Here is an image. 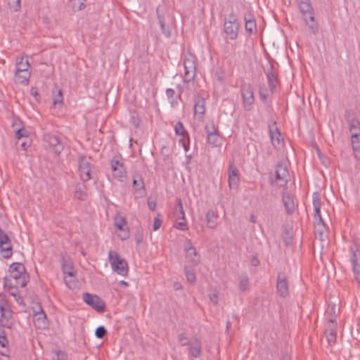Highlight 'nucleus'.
<instances>
[{"label": "nucleus", "mask_w": 360, "mask_h": 360, "mask_svg": "<svg viewBox=\"0 0 360 360\" xmlns=\"http://www.w3.org/2000/svg\"><path fill=\"white\" fill-rule=\"evenodd\" d=\"M296 2L311 32L314 34H316L319 32V26L314 20V12L310 0H296Z\"/></svg>", "instance_id": "obj_1"}, {"label": "nucleus", "mask_w": 360, "mask_h": 360, "mask_svg": "<svg viewBox=\"0 0 360 360\" xmlns=\"http://www.w3.org/2000/svg\"><path fill=\"white\" fill-rule=\"evenodd\" d=\"M10 275L7 279H11L13 282L20 284L21 288L26 286L30 281V275L26 271L25 267L22 263L13 262L9 267Z\"/></svg>", "instance_id": "obj_2"}, {"label": "nucleus", "mask_w": 360, "mask_h": 360, "mask_svg": "<svg viewBox=\"0 0 360 360\" xmlns=\"http://www.w3.org/2000/svg\"><path fill=\"white\" fill-rule=\"evenodd\" d=\"M240 23L238 17L233 11H231L227 18L224 19V30L227 37L231 40H235L238 38Z\"/></svg>", "instance_id": "obj_3"}, {"label": "nucleus", "mask_w": 360, "mask_h": 360, "mask_svg": "<svg viewBox=\"0 0 360 360\" xmlns=\"http://www.w3.org/2000/svg\"><path fill=\"white\" fill-rule=\"evenodd\" d=\"M184 66L185 70L184 75V82L186 84H189L191 82H193L195 79L196 76V57L191 53H188L184 59Z\"/></svg>", "instance_id": "obj_4"}, {"label": "nucleus", "mask_w": 360, "mask_h": 360, "mask_svg": "<svg viewBox=\"0 0 360 360\" xmlns=\"http://www.w3.org/2000/svg\"><path fill=\"white\" fill-rule=\"evenodd\" d=\"M108 258L113 271L123 276H127L129 267L125 259L121 258L117 252L112 250L108 253Z\"/></svg>", "instance_id": "obj_5"}, {"label": "nucleus", "mask_w": 360, "mask_h": 360, "mask_svg": "<svg viewBox=\"0 0 360 360\" xmlns=\"http://www.w3.org/2000/svg\"><path fill=\"white\" fill-rule=\"evenodd\" d=\"M240 91L243 98L244 110L246 111L251 110L255 103L254 91L252 84L247 82H242Z\"/></svg>", "instance_id": "obj_6"}, {"label": "nucleus", "mask_w": 360, "mask_h": 360, "mask_svg": "<svg viewBox=\"0 0 360 360\" xmlns=\"http://www.w3.org/2000/svg\"><path fill=\"white\" fill-rule=\"evenodd\" d=\"M83 300L98 312L103 313L105 310V302L96 295L84 292L83 293Z\"/></svg>", "instance_id": "obj_7"}, {"label": "nucleus", "mask_w": 360, "mask_h": 360, "mask_svg": "<svg viewBox=\"0 0 360 360\" xmlns=\"http://www.w3.org/2000/svg\"><path fill=\"white\" fill-rule=\"evenodd\" d=\"M0 250L3 257L8 259L12 256V244L8 234L0 227Z\"/></svg>", "instance_id": "obj_8"}, {"label": "nucleus", "mask_w": 360, "mask_h": 360, "mask_svg": "<svg viewBox=\"0 0 360 360\" xmlns=\"http://www.w3.org/2000/svg\"><path fill=\"white\" fill-rule=\"evenodd\" d=\"M78 169L81 180L87 181L91 179V165L84 155H79L78 158Z\"/></svg>", "instance_id": "obj_9"}, {"label": "nucleus", "mask_w": 360, "mask_h": 360, "mask_svg": "<svg viewBox=\"0 0 360 360\" xmlns=\"http://www.w3.org/2000/svg\"><path fill=\"white\" fill-rule=\"evenodd\" d=\"M276 291L281 297H286L289 295V288L287 277L284 272L280 271L277 275Z\"/></svg>", "instance_id": "obj_10"}, {"label": "nucleus", "mask_w": 360, "mask_h": 360, "mask_svg": "<svg viewBox=\"0 0 360 360\" xmlns=\"http://www.w3.org/2000/svg\"><path fill=\"white\" fill-rule=\"evenodd\" d=\"M111 169L113 176L119 181H122L123 178L126 177V170L124 168L123 162L117 157H114L111 160Z\"/></svg>", "instance_id": "obj_11"}, {"label": "nucleus", "mask_w": 360, "mask_h": 360, "mask_svg": "<svg viewBox=\"0 0 360 360\" xmlns=\"http://www.w3.org/2000/svg\"><path fill=\"white\" fill-rule=\"evenodd\" d=\"M184 250L186 252V259L193 264L197 265L200 262V255L195 248L193 245L191 240H187L185 243Z\"/></svg>", "instance_id": "obj_12"}, {"label": "nucleus", "mask_w": 360, "mask_h": 360, "mask_svg": "<svg viewBox=\"0 0 360 360\" xmlns=\"http://www.w3.org/2000/svg\"><path fill=\"white\" fill-rule=\"evenodd\" d=\"M321 199L319 197L318 195L313 196V207L314 210V226H326L324 221L321 215Z\"/></svg>", "instance_id": "obj_13"}, {"label": "nucleus", "mask_w": 360, "mask_h": 360, "mask_svg": "<svg viewBox=\"0 0 360 360\" xmlns=\"http://www.w3.org/2000/svg\"><path fill=\"white\" fill-rule=\"evenodd\" d=\"M205 100L199 95L194 96V114L198 119H202L205 113Z\"/></svg>", "instance_id": "obj_14"}, {"label": "nucleus", "mask_w": 360, "mask_h": 360, "mask_svg": "<svg viewBox=\"0 0 360 360\" xmlns=\"http://www.w3.org/2000/svg\"><path fill=\"white\" fill-rule=\"evenodd\" d=\"M4 286L8 288L10 295L13 296L18 302H19L20 300H22L18 290V288L20 287V284L16 282H13L11 279H7V277H4Z\"/></svg>", "instance_id": "obj_15"}, {"label": "nucleus", "mask_w": 360, "mask_h": 360, "mask_svg": "<svg viewBox=\"0 0 360 360\" xmlns=\"http://www.w3.org/2000/svg\"><path fill=\"white\" fill-rule=\"evenodd\" d=\"M229 186L230 188L236 189L239 184L238 169L233 164H230L228 171Z\"/></svg>", "instance_id": "obj_16"}, {"label": "nucleus", "mask_w": 360, "mask_h": 360, "mask_svg": "<svg viewBox=\"0 0 360 360\" xmlns=\"http://www.w3.org/2000/svg\"><path fill=\"white\" fill-rule=\"evenodd\" d=\"M346 120L351 135L354 133H360V121L354 113L348 112L346 115Z\"/></svg>", "instance_id": "obj_17"}, {"label": "nucleus", "mask_w": 360, "mask_h": 360, "mask_svg": "<svg viewBox=\"0 0 360 360\" xmlns=\"http://www.w3.org/2000/svg\"><path fill=\"white\" fill-rule=\"evenodd\" d=\"M266 75L267 81H268L269 86V89L271 93H274L276 88L278 79H277V73H276L274 68L273 67V65H270L269 68L267 70V71L266 72Z\"/></svg>", "instance_id": "obj_18"}, {"label": "nucleus", "mask_w": 360, "mask_h": 360, "mask_svg": "<svg viewBox=\"0 0 360 360\" xmlns=\"http://www.w3.org/2000/svg\"><path fill=\"white\" fill-rule=\"evenodd\" d=\"M329 325L328 328L325 330V333L326 335L327 341L329 345H333L335 343L336 341V324L333 319L329 320Z\"/></svg>", "instance_id": "obj_19"}, {"label": "nucleus", "mask_w": 360, "mask_h": 360, "mask_svg": "<svg viewBox=\"0 0 360 360\" xmlns=\"http://www.w3.org/2000/svg\"><path fill=\"white\" fill-rule=\"evenodd\" d=\"M289 173L287 169V166L283 162H278L276 165V178L278 180H281L284 182V184H286L288 182L287 177L288 176Z\"/></svg>", "instance_id": "obj_20"}, {"label": "nucleus", "mask_w": 360, "mask_h": 360, "mask_svg": "<svg viewBox=\"0 0 360 360\" xmlns=\"http://www.w3.org/2000/svg\"><path fill=\"white\" fill-rule=\"evenodd\" d=\"M48 141L52 147L54 153L57 155H60L63 150V145L60 142V139L57 136L52 135L49 136Z\"/></svg>", "instance_id": "obj_21"}, {"label": "nucleus", "mask_w": 360, "mask_h": 360, "mask_svg": "<svg viewBox=\"0 0 360 360\" xmlns=\"http://www.w3.org/2000/svg\"><path fill=\"white\" fill-rule=\"evenodd\" d=\"M283 202L287 214H292L295 211V202L292 197L288 192H283Z\"/></svg>", "instance_id": "obj_22"}, {"label": "nucleus", "mask_w": 360, "mask_h": 360, "mask_svg": "<svg viewBox=\"0 0 360 360\" xmlns=\"http://www.w3.org/2000/svg\"><path fill=\"white\" fill-rule=\"evenodd\" d=\"M269 131L272 144L275 145V143L277 142V144L279 145L281 143V133L276 127V122L269 125Z\"/></svg>", "instance_id": "obj_23"}, {"label": "nucleus", "mask_w": 360, "mask_h": 360, "mask_svg": "<svg viewBox=\"0 0 360 360\" xmlns=\"http://www.w3.org/2000/svg\"><path fill=\"white\" fill-rule=\"evenodd\" d=\"M190 345V354L195 358H198L201 355V342L197 338L192 342Z\"/></svg>", "instance_id": "obj_24"}, {"label": "nucleus", "mask_w": 360, "mask_h": 360, "mask_svg": "<svg viewBox=\"0 0 360 360\" xmlns=\"http://www.w3.org/2000/svg\"><path fill=\"white\" fill-rule=\"evenodd\" d=\"M156 13L158 15V22L160 26L162 34L165 37L169 38L171 37V31L169 27H167L165 25V18L163 15H160L159 8H157Z\"/></svg>", "instance_id": "obj_25"}, {"label": "nucleus", "mask_w": 360, "mask_h": 360, "mask_svg": "<svg viewBox=\"0 0 360 360\" xmlns=\"http://www.w3.org/2000/svg\"><path fill=\"white\" fill-rule=\"evenodd\" d=\"M30 71L15 72V82L19 84H27L30 77Z\"/></svg>", "instance_id": "obj_26"}, {"label": "nucleus", "mask_w": 360, "mask_h": 360, "mask_svg": "<svg viewBox=\"0 0 360 360\" xmlns=\"http://www.w3.org/2000/svg\"><path fill=\"white\" fill-rule=\"evenodd\" d=\"M61 266L62 271L65 275H68L70 277H75L73 264L70 261L66 260L64 257H63Z\"/></svg>", "instance_id": "obj_27"}, {"label": "nucleus", "mask_w": 360, "mask_h": 360, "mask_svg": "<svg viewBox=\"0 0 360 360\" xmlns=\"http://www.w3.org/2000/svg\"><path fill=\"white\" fill-rule=\"evenodd\" d=\"M206 221L207 226L210 229H214L217 226V215L213 210L207 211L206 214Z\"/></svg>", "instance_id": "obj_28"}, {"label": "nucleus", "mask_w": 360, "mask_h": 360, "mask_svg": "<svg viewBox=\"0 0 360 360\" xmlns=\"http://www.w3.org/2000/svg\"><path fill=\"white\" fill-rule=\"evenodd\" d=\"M30 65L27 59H24L22 57L17 58L15 71H30Z\"/></svg>", "instance_id": "obj_29"}, {"label": "nucleus", "mask_w": 360, "mask_h": 360, "mask_svg": "<svg viewBox=\"0 0 360 360\" xmlns=\"http://www.w3.org/2000/svg\"><path fill=\"white\" fill-rule=\"evenodd\" d=\"M174 214L176 219L185 220V212L181 199L177 200V203L174 209Z\"/></svg>", "instance_id": "obj_30"}, {"label": "nucleus", "mask_w": 360, "mask_h": 360, "mask_svg": "<svg viewBox=\"0 0 360 360\" xmlns=\"http://www.w3.org/2000/svg\"><path fill=\"white\" fill-rule=\"evenodd\" d=\"M75 197L81 200H85L87 197L86 193V186L82 184H77L75 188Z\"/></svg>", "instance_id": "obj_31"}, {"label": "nucleus", "mask_w": 360, "mask_h": 360, "mask_svg": "<svg viewBox=\"0 0 360 360\" xmlns=\"http://www.w3.org/2000/svg\"><path fill=\"white\" fill-rule=\"evenodd\" d=\"M133 188L136 191H145L144 181L141 176H134L133 179Z\"/></svg>", "instance_id": "obj_32"}, {"label": "nucleus", "mask_w": 360, "mask_h": 360, "mask_svg": "<svg viewBox=\"0 0 360 360\" xmlns=\"http://www.w3.org/2000/svg\"><path fill=\"white\" fill-rule=\"evenodd\" d=\"M174 131L176 135L182 136L183 138L188 139V133L185 129L184 124L181 122L179 121L176 122V124L174 126Z\"/></svg>", "instance_id": "obj_33"}, {"label": "nucleus", "mask_w": 360, "mask_h": 360, "mask_svg": "<svg viewBox=\"0 0 360 360\" xmlns=\"http://www.w3.org/2000/svg\"><path fill=\"white\" fill-rule=\"evenodd\" d=\"M34 317H36L37 321L41 323L43 326H45L46 324V315L44 310L42 309L41 306H39V311H34Z\"/></svg>", "instance_id": "obj_34"}, {"label": "nucleus", "mask_w": 360, "mask_h": 360, "mask_svg": "<svg viewBox=\"0 0 360 360\" xmlns=\"http://www.w3.org/2000/svg\"><path fill=\"white\" fill-rule=\"evenodd\" d=\"M207 143L212 147H217L220 145V136L219 134H212L207 136Z\"/></svg>", "instance_id": "obj_35"}, {"label": "nucleus", "mask_w": 360, "mask_h": 360, "mask_svg": "<svg viewBox=\"0 0 360 360\" xmlns=\"http://www.w3.org/2000/svg\"><path fill=\"white\" fill-rule=\"evenodd\" d=\"M63 101V93L60 89H56L53 91V104L57 105L58 104H62Z\"/></svg>", "instance_id": "obj_36"}, {"label": "nucleus", "mask_w": 360, "mask_h": 360, "mask_svg": "<svg viewBox=\"0 0 360 360\" xmlns=\"http://www.w3.org/2000/svg\"><path fill=\"white\" fill-rule=\"evenodd\" d=\"M0 312L3 319H12V311L8 306L1 304L0 306Z\"/></svg>", "instance_id": "obj_37"}, {"label": "nucleus", "mask_w": 360, "mask_h": 360, "mask_svg": "<svg viewBox=\"0 0 360 360\" xmlns=\"http://www.w3.org/2000/svg\"><path fill=\"white\" fill-rule=\"evenodd\" d=\"M86 0H70V2L74 11H81L85 7Z\"/></svg>", "instance_id": "obj_38"}, {"label": "nucleus", "mask_w": 360, "mask_h": 360, "mask_svg": "<svg viewBox=\"0 0 360 360\" xmlns=\"http://www.w3.org/2000/svg\"><path fill=\"white\" fill-rule=\"evenodd\" d=\"M282 238L286 245H290L292 243V235L290 230H285L283 232Z\"/></svg>", "instance_id": "obj_39"}, {"label": "nucleus", "mask_w": 360, "mask_h": 360, "mask_svg": "<svg viewBox=\"0 0 360 360\" xmlns=\"http://www.w3.org/2000/svg\"><path fill=\"white\" fill-rule=\"evenodd\" d=\"M127 221L124 218L119 217L116 218L115 221V226L120 231H124L126 229Z\"/></svg>", "instance_id": "obj_40"}, {"label": "nucleus", "mask_w": 360, "mask_h": 360, "mask_svg": "<svg viewBox=\"0 0 360 360\" xmlns=\"http://www.w3.org/2000/svg\"><path fill=\"white\" fill-rule=\"evenodd\" d=\"M205 131L207 133V136L209 134H218L219 131L216 128L213 122H210L207 123L205 127Z\"/></svg>", "instance_id": "obj_41"}, {"label": "nucleus", "mask_w": 360, "mask_h": 360, "mask_svg": "<svg viewBox=\"0 0 360 360\" xmlns=\"http://www.w3.org/2000/svg\"><path fill=\"white\" fill-rule=\"evenodd\" d=\"M108 333L106 328L103 326H98L95 331V335L97 338L102 339Z\"/></svg>", "instance_id": "obj_42"}, {"label": "nucleus", "mask_w": 360, "mask_h": 360, "mask_svg": "<svg viewBox=\"0 0 360 360\" xmlns=\"http://www.w3.org/2000/svg\"><path fill=\"white\" fill-rule=\"evenodd\" d=\"M245 30L249 33H252L256 30V21L248 20L245 22Z\"/></svg>", "instance_id": "obj_43"}, {"label": "nucleus", "mask_w": 360, "mask_h": 360, "mask_svg": "<svg viewBox=\"0 0 360 360\" xmlns=\"http://www.w3.org/2000/svg\"><path fill=\"white\" fill-rule=\"evenodd\" d=\"M166 95L169 99L172 106H174L177 104V102L174 101V96L175 95V91L173 89H167L166 90Z\"/></svg>", "instance_id": "obj_44"}, {"label": "nucleus", "mask_w": 360, "mask_h": 360, "mask_svg": "<svg viewBox=\"0 0 360 360\" xmlns=\"http://www.w3.org/2000/svg\"><path fill=\"white\" fill-rule=\"evenodd\" d=\"M350 250L352 252L350 261L352 264V267L358 266V257L356 254L358 250H355L354 248L351 247Z\"/></svg>", "instance_id": "obj_45"}, {"label": "nucleus", "mask_w": 360, "mask_h": 360, "mask_svg": "<svg viewBox=\"0 0 360 360\" xmlns=\"http://www.w3.org/2000/svg\"><path fill=\"white\" fill-rule=\"evenodd\" d=\"M8 4L13 11H18L20 8V0H8Z\"/></svg>", "instance_id": "obj_46"}, {"label": "nucleus", "mask_w": 360, "mask_h": 360, "mask_svg": "<svg viewBox=\"0 0 360 360\" xmlns=\"http://www.w3.org/2000/svg\"><path fill=\"white\" fill-rule=\"evenodd\" d=\"M249 283V279L247 276H243L239 282V288L242 291H245Z\"/></svg>", "instance_id": "obj_47"}, {"label": "nucleus", "mask_w": 360, "mask_h": 360, "mask_svg": "<svg viewBox=\"0 0 360 360\" xmlns=\"http://www.w3.org/2000/svg\"><path fill=\"white\" fill-rule=\"evenodd\" d=\"M8 344V341L6 338V334L4 329L0 328V346L6 347Z\"/></svg>", "instance_id": "obj_48"}, {"label": "nucleus", "mask_w": 360, "mask_h": 360, "mask_svg": "<svg viewBox=\"0 0 360 360\" xmlns=\"http://www.w3.org/2000/svg\"><path fill=\"white\" fill-rule=\"evenodd\" d=\"M185 274L187 280L190 283H193L195 281V275L194 272L191 270H189L186 266L184 268Z\"/></svg>", "instance_id": "obj_49"}, {"label": "nucleus", "mask_w": 360, "mask_h": 360, "mask_svg": "<svg viewBox=\"0 0 360 360\" xmlns=\"http://www.w3.org/2000/svg\"><path fill=\"white\" fill-rule=\"evenodd\" d=\"M178 340L182 346L188 345L190 344L188 342V338L185 333L179 334Z\"/></svg>", "instance_id": "obj_50"}, {"label": "nucleus", "mask_w": 360, "mask_h": 360, "mask_svg": "<svg viewBox=\"0 0 360 360\" xmlns=\"http://www.w3.org/2000/svg\"><path fill=\"white\" fill-rule=\"evenodd\" d=\"M28 134H29V133H28L27 130L22 127L16 131L15 137L18 139H20L22 137H27Z\"/></svg>", "instance_id": "obj_51"}, {"label": "nucleus", "mask_w": 360, "mask_h": 360, "mask_svg": "<svg viewBox=\"0 0 360 360\" xmlns=\"http://www.w3.org/2000/svg\"><path fill=\"white\" fill-rule=\"evenodd\" d=\"M160 214H158L157 217L154 219V222L153 225V231H157L160 229L162 224V220L160 219Z\"/></svg>", "instance_id": "obj_52"}, {"label": "nucleus", "mask_w": 360, "mask_h": 360, "mask_svg": "<svg viewBox=\"0 0 360 360\" xmlns=\"http://www.w3.org/2000/svg\"><path fill=\"white\" fill-rule=\"evenodd\" d=\"M352 149L354 151V155L356 160L360 162V143H356V144L352 145Z\"/></svg>", "instance_id": "obj_53"}, {"label": "nucleus", "mask_w": 360, "mask_h": 360, "mask_svg": "<svg viewBox=\"0 0 360 360\" xmlns=\"http://www.w3.org/2000/svg\"><path fill=\"white\" fill-rule=\"evenodd\" d=\"M259 95L260 99L264 102L266 103L267 101V94L266 90L262 88H260L259 90Z\"/></svg>", "instance_id": "obj_54"}, {"label": "nucleus", "mask_w": 360, "mask_h": 360, "mask_svg": "<svg viewBox=\"0 0 360 360\" xmlns=\"http://www.w3.org/2000/svg\"><path fill=\"white\" fill-rule=\"evenodd\" d=\"M352 270L356 281L360 284V267L359 266L352 267Z\"/></svg>", "instance_id": "obj_55"}, {"label": "nucleus", "mask_w": 360, "mask_h": 360, "mask_svg": "<svg viewBox=\"0 0 360 360\" xmlns=\"http://www.w3.org/2000/svg\"><path fill=\"white\" fill-rule=\"evenodd\" d=\"M13 326L12 321L11 319H2L1 321V326L2 328H11Z\"/></svg>", "instance_id": "obj_56"}, {"label": "nucleus", "mask_w": 360, "mask_h": 360, "mask_svg": "<svg viewBox=\"0 0 360 360\" xmlns=\"http://www.w3.org/2000/svg\"><path fill=\"white\" fill-rule=\"evenodd\" d=\"M187 139H188V143H186L184 139H180L179 141V143L183 146V148L186 152H187L190 148V139L188 138Z\"/></svg>", "instance_id": "obj_57"}, {"label": "nucleus", "mask_w": 360, "mask_h": 360, "mask_svg": "<svg viewBox=\"0 0 360 360\" xmlns=\"http://www.w3.org/2000/svg\"><path fill=\"white\" fill-rule=\"evenodd\" d=\"M351 141L352 144H356V143H360V132L354 133L351 135Z\"/></svg>", "instance_id": "obj_58"}, {"label": "nucleus", "mask_w": 360, "mask_h": 360, "mask_svg": "<svg viewBox=\"0 0 360 360\" xmlns=\"http://www.w3.org/2000/svg\"><path fill=\"white\" fill-rule=\"evenodd\" d=\"M176 228L179 229L181 230H186L188 229L187 224L185 220H181L179 222H177L176 224Z\"/></svg>", "instance_id": "obj_59"}, {"label": "nucleus", "mask_w": 360, "mask_h": 360, "mask_svg": "<svg viewBox=\"0 0 360 360\" xmlns=\"http://www.w3.org/2000/svg\"><path fill=\"white\" fill-rule=\"evenodd\" d=\"M122 233L120 235V238L122 240H126L129 237V232L128 231V228L126 227V229H124V231H121Z\"/></svg>", "instance_id": "obj_60"}, {"label": "nucleus", "mask_w": 360, "mask_h": 360, "mask_svg": "<svg viewBox=\"0 0 360 360\" xmlns=\"http://www.w3.org/2000/svg\"><path fill=\"white\" fill-rule=\"evenodd\" d=\"M210 300L213 304H217L218 303L217 293L214 292V293L210 294Z\"/></svg>", "instance_id": "obj_61"}, {"label": "nucleus", "mask_w": 360, "mask_h": 360, "mask_svg": "<svg viewBox=\"0 0 360 360\" xmlns=\"http://www.w3.org/2000/svg\"><path fill=\"white\" fill-rule=\"evenodd\" d=\"M161 154L165 157L164 160H167L169 156V153L167 147L164 146L161 148Z\"/></svg>", "instance_id": "obj_62"}, {"label": "nucleus", "mask_w": 360, "mask_h": 360, "mask_svg": "<svg viewBox=\"0 0 360 360\" xmlns=\"http://www.w3.org/2000/svg\"><path fill=\"white\" fill-rule=\"evenodd\" d=\"M244 20H245V22H246V20H255L254 15L251 12L246 13L244 15Z\"/></svg>", "instance_id": "obj_63"}, {"label": "nucleus", "mask_w": 360, "mask_h": 360, "mask_svg": "<svg viewBox=\"0 0 360 360\" xmlns=\"http://www.w3.org/2000/svg\"><path fill=\"white\" fill-rule=\"evenodd\" d=\"M316 228V232L319 233L320 236H321L326 229V226H315Z\"/></svg>", "instance_id": "obj_64"}]
</instances>
